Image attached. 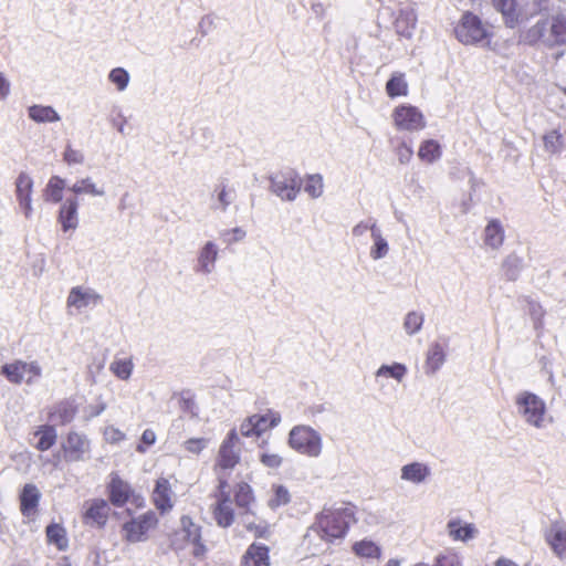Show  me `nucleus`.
I'll return each mask as SVG.
<instances>
[{
	"instance_id": "obj_1",
	"label": "nucleus",
	"mask_w": 566,
	"mask_h": 566,
	"mask_svg": "<svg viewBox=\"0 0 566 566\" xmlns=\"http://www.w3.org/2000/svg\"><path fill=\"white\" fill-rule=\"evenodd\" d=\"M353 521L354 513L349 507L324 509L308 528L304 542L313 554L321 553L333 541L343 538Z\"/></svg>"
},
{
	"instance_id": "obj_2",
	"label": "nucleus",
	"mask_w": 566,
	"mask_h": 566,
	"mask_svg": "<svg viewBox=\"0 0 566 566\" xmlns=\"http://www.w3.org/2000/svg\"><path fill=\"white\" fill-rule=\"evenodd\" d=\"M521 40L527 44L541 43L548 48L566 46V17L553 13L541 18L521 35Z\"/></svg>"
},
{
	"instance_id": "obj_3",
	"label": "nucleus",
	"mask_w": 566,
	"mask_h": 566,
	"mask_svg": "<svg viewBox=\"0 0 566 566\" xmlns=\"http://www.w3.org/2000/svg\"><path fill=\"white\" fill-rule=\"evenodd\" d=\"M169 545L176 553L189 551L196 557L206 553L201 526L188 515L180 517L178 527L169 536Z\"/></svg>"
},
{
	"instance_id": "obj_4",
	"label": "nucleus",
	"mask_w": 566,
	"mask_h": 566,
	"mask_svg": "<svg viewBox=\"0 0 566 566\" xmlns=\"http://www.w3.org/2000/svg\"><path fill=\"white\" fill-rule=\"evenodd\" d=\"M517 415L530 427L544 430L553 423V417L548 413L545 401L530 391H522L515 396Z\"/></svg>"
},
{
	"instance_id": "obj_5",
	"label": "nucleus",
	"mask_w": 566,
	"mask_h": 566,
	"mask_svg": "<svg viewBox=\"0 0 566 566\" xmlns=\"http://www.w3.org/2000/svg\"><path fill=\"white\" fill-rule=\"evenodd\" d=\"M287 446L301 455L318 458L323 451V439L311 426L297 424L289 432Z\"/></svg>"
},
{
	"instance_id": "obj_6",
	"label": "nucleus",
	"mask_w": 566,
	"mask_h": 566,
	"mask_svg": "<svg viewBox=\"0 0 566 566\" xmlns=\"http://www.w3.org/2000/svg\"><path fill=\"white\" fill-rule=\"evenodd\" d=\"M408 375V367L398 361L380 365L374 373L375 386L381 395H388L397 390Z\"/></svg>"
},
{
	"instance_id": "obj_7",
	"label": "nucleus",
	"mask_w": 566,
	"mask_h": 566,
	"mask_svg": "<svg viewBox=\"0 0 566 566\" xmlns=\"http://www.w3.org/2000/svg\"><path fill=\"white\" fill-rule=\"evenodd\" d=\"M103 296L93 287L86 285L73 286L66 297V310L71 315H80L98 306Z\"/></svg>"
},
{
	"instance_id": "obj_8",
	"label": "nucleus",
	"mask_w": 566,
	"mask_h": 566,
	"mask_svg": "<svg viewBox=\"0 0 566 566\" xmlns=\"http://www.w3.org/2000/svg\"><path fill=\"white\" fill-rule=\"evenodd\" d=\"M395 128L399 132L416 133L422 130L427 120L423 113L411 104H400L391 113Z\"/></svg>"
},
{
	"instance_id": "obj_9",
	"label": "nucleus",
	"mask_w": 566,
	"mask_h": 566,
	"mask_svg": "<svg viewBox=\"0 0 566 566\" xmlns=\"http://www.w3.org/2000/svg\"><path fill=\"white\" fill-rule=\"evenodd\" d=\"M1 374L14 385H32L42 376V367L36 360H14L3 365Z\"/></svg>"
},
{
	"instance_id": "obj_10",
	"label": "nucleus",
	"mask_w": 566,
	"mask_h": 566,
	"mask_svg": "<svg viewBox=\"0 0 566 566\" xmlns=\"http://www.w3.org/2000/svg\"><path fill=\"white\" fill-rule=\"evenodd\" d=\"M158 525V517L155 512L147 511L137 517L124 523L123 537L129 543L145 542L150 531Z\"/></svg>"
},
{
	"instance_id": "obj_11",
	"label": "nucleus",
	"mask_w": 566,
	"mask_h": 566,
	"mask_svg": "<svg viewBox=\"0 0 566 566\" xmlns=\"http://www.w3.org/2000/svg\"><path fill=\"white\" fill-rule=\"evenodd\" d=\"M454 32L457 39L463 44L479 43L490 36L489 28L470 12L462 15Z\"/></svg>"
},
{
	"instance_id": "obj_12",
	"label": "nucleus",
	"mask_w": 566,
	"mask_h": 566,
	"mask_svg": "<svg viewBox=\"0 0 566 566\" xmlns=\"http://www.w3.org/2000/svg\"><path fill=\"white\" fill-rule=\"evenodd\" d=\"M386 10L390 11L391 25L395 33L400 39L410 40L417 25V15L413 7L410 3H400Z\"/></svg>"
},
{
	"instance_id": "obj_13",
	"label": "nucleus",
	"mask_w": 566,
	"mask_h": 566,
	"mask_svg": "<svg viewBox=\"0 0 566 566\" xmlns=\"http://www.w3.org/2000/svg\"><path fill=\"white\" fill-rule=\"evenodd\" d=\"M241 459V441L235 429H231L222 440L216 459V469L232 470Z\"/></svg>"
},
{
	"instance_id": "obj_14",
	"label": "nucleus",
	"mask_w": 566,
	"mask_h": 566,
	"mask_svg": "<svg viewBox=\"0 0 566 566\" xmlns=\"http://www.w3.org/2000/svg\"><path fill=\"white\" fill-rule=\"evenodd\" d=\"M271 191L285 201H294L301 189V179L293 169L274 174L270 178Z\"/></svg>"
},
{
	"instance_id": "obj_15",
	"label": "nucleus",
	"mask_w": 566,
	"mask_h": 566,
	"mask_svg": "<svg viewBox=\"0 0 566 566\" xmlns=\"http://www.w3.org/2000/svg\"><path fill=\"white\" fill-rule=\"evenodd\" d=\"M62 450L66 462L84 461L91 453V441L84 433L71 431L62 443Z\"/></svg>"
},
{
	"instance_id": "obj_16",
	"label": "nucleus",
	"mask_w": 566,
	"mask_h": 566,
	"mask_svg": "<svg viewBox=\"0 0 566 566\" xmlns=\"http://www.w3.org/2000/svg\"><path fill=\"white\" fill-rule=\"evenodd\" d=\"M228 483L226 480L220 478L219 481V495L217 503L212 509L213 518L216 523L221 527H229L234 521V512L232 509V502L227 491Z\"/></svg>"
},
{
	"instance_id": "obj_17",
	"label": "nucleus",
	"mask_w": 566,
	"mask_h": 566,
	"mask_svg": "<svg viewBox=\"0 0 566 566\" xmlns=\"http://www.w3.org/2000/svg\"><path fill=\"white\" fill-rule=\"evenodd\" d=\"M492 4L499 11L505 24L514 28L528 19L530 13L525 11L524 6L518 0H492Z\"/></svg>"
},
{
	"instance_id": "obj_18",
	"label": "nucleus",
	"mask_w": 566,
	"mask_h": 566,
	"mask_svg": "<svg viewBox=\"0 0 566 566\" xmlns=\"http://www.w3.org/2000/svg\"><path fill=\"white\" fill-rule=\"evenodd\" d=\"M151 497L154 505L161 514H166L174 509L175 492L168 479H157Z\"/></svg>"
},
{
	"instance_id": "obj_19",
	"label": "nucleus",
	"mask_w": 566,
	"mask_h": 566,
	"mask_svg": "<svg viewBox=\"0 0 566 566\" xmlns=\"http://www.w3.org/2000/svg\"><path fill=\"white\" fill-rule=\"evenodd\" d=\"M235 199L237 191L234 187L223 180L211 192L210 209L214 212L226 213Z\"/></svg>"
},
{
	"instance_id": "obj_20",
	"label": "nucleus",
	"mask_w": 566,
	"mask_h": 566,
	"mask_svg": "<svg viewBox=\"0 0 566 566\" xmlns=\"http://www.w3.org/2000/svg\"><path fill=\"white\" fill-rule=\"evenodd\" d=\"M431 468L421 461H412L400 468V480L408 484L421 485L431 478Z\"/></svg>"
},
{
	"instance_id": "obj_21",
	"label": "nucleus",
	"mask_w": 566,
	"mask_h": 566,
	"mask_svg": "<svg viewBox=\"0 0 566 566\" xmlns=\"http://www.w3.org/2000/svg\"><path fill=\"white\" fill-rule=\"evenodd\" d=\"M15 197L20 207L24 211V216L30 218L33 211L32 207V191H33V179L27 172H21L15 179Z\"/></svg>"
},
{
	"instance_id": "obj_22",
	"label": "nucleus",
	"mask_w": 566,
	"mask_h": 566,
	"mask_svg": "<svg viewBox=\"0 0 566 566\" xmlns=\"http://www.w3.org/2000/svg\"><path fill=\"white\" fill-rule=\"evenodd\" d=\"M448 536L455 542H469L479 535V530L473 523H468L459 517H453L448 521L447 526Z\"/></svg>"
},
{
	"instance_id": "obj_23",
	"label": "nucleus",
	"mask_w": 566,
	"mask_h": 566,
	"mask_svg": "<svg viewBox=\"0 0 566 566\" xmlns=\"http://www.w3.org/2000/svg\"><path fill=\"white\" fill-rule=\"evenodd\" d=\"M447 344L433 342L428 346L423 369L426 375H436L447 360Z\"/></svg>"
},
{
	"instance_id": "obj_24",
	"label": "nucleus",
	"mask_w": 566,
	"mask_h": 566,
	"mask_svg": "<svg viewBox=\"0 0 566 566\" xmlns=\"http://www.w3.org/2000/svg\"><path fill=\"white\" fill-rule=\"evenodd\" d=\"M219 247L213 241H207L199 250L196 271L200 274H211L216 269Z\"/></svg>"
},
{
	"instance_id": "obj_25",
	"label": "nucleus",
	"mask_w": 566,
	"mask_h": 566,
	"mask_svg": "<svg viewBox=\"0 0 566 566\" xmlns=\"http://www.w3.org/2000/svg\"><path fill=\"white\" fill-rule=\"evenodd\" d=\"M545 541L558 558L566 556V524L553 523L545 532Z\"/></svg>"
},
{
	"instance_id": "obj_26",
	"label": "nucleus",
	"mask_w": 566,
	"mask_h": 566,
	"mask_svg": "<svg viewBox=\"0 0 566 566\" xmlns=\"http://www.w3.org/2000/svg\"><path fill=\"white\" fill-rule=\"evenodd\" d=\"M109 514V505L105 500L97 499L86 503L84 523L88 525L104 526Z\"/></svg>"
},
{
	"instance_id": "obj_27",
	"label": "nucleus",
	"mask_w": 566,
	"mask_h": 566,
	"mask_svg": "<svg viewBox=\"0 0 566 566\" xmlns=\"http://www.w3.org/2000/svg\"><path fill=\"white\" fill-rule=\"evenodd\" d=\"M78 203L75 198L66 199L59 211L57 220L64 232L73 231L78 227Z\"/></svg>"
},
{
	"instance_id": "obj_28",
	"label": "nucleus",
	"mask_w": 566,
	"mask_h": 566,
	"mask_svg": "<svg viewBox=\"0 0 566 566\" xmlns=\"http://www.w3.org/2000/svg\"><path fill=\"white\" fill-rule=\"evenodd\" d=\"M70 190L77 196H90L93 198H102L106 196V187L104 184L95 181L92 177L86 176L77 179Z\"/></svg>"
},
{
	"instance_id": "obj_29",
	"label": "nucleus",
	"mask_w": 566,
	"mask_h": 566,
	"mask_svg": "<svg viewBox=\"0 0 566 566\" xmlns=\"http://www.w3.org/2000/svg\"><path fill=\"white\" fill-rule=\"evenodd\" d=\"M242 566H270L269 547L261 543H252L241 559Z\"/></svg>"
},
{
	"instance_id": "obj_30",
	"label": "nucleus",
	"mask_w": 566,
	"mask_h": 566,
	"mask_svg": "<svg viewBox=\"0 0 566 566\" xmlns=\"http://www.w3.org/2000/svg\"><path fill=\"white\" fill-rule=\"evenodd\" d=\"M132 495V490L128 483L113 475L109 483V499L116 506L124 505Z\"/></svg>"
},
{
	"instance_id": "obj_31",
	"label": "nucleus",
	"mask_w": 566,
	"mask_h": 566,
	"mask_svg": "<svg viewBox=\"0 0 566 566\" xmlns=\"http://www.w3.org/2000/svg\"><path fill=\"white\" fill-rule=\"evenodd\" d=\"M40 501V492L33 484H27L20 495L21 512L24 516L34 515Z\"/></svg>"
},
{
	"instance_id": "obj_32",
	"label": "nucleus",
	"mask_w": 566,
	"mask_h": 566,
	"mask_svg": "<svg viewBox=\"0 0 566 566\" xmlns=\"http://www.w3.org/2000/svg\"><path fill=\"white\" fill-rule=\"evenodd\" d=\"M504 241V229L499 220H491L485 229L483 242L485 247L497 250Z\"/></svg>"
},
{
	"instance_id": "obj_33",
	"label": "nucleus",
	"mask_w": 566,
	"mask_h": 566,
	"mask_svg": "<svg viewBox=\"0 0 566 566\" xmlns=\"http://www.w3.org/2000/svg\"><path fill=\"white\" fill-rule=\"evenodd\" d=\"M75 413L76 408L72 402L61 401L52 408L49 419L56 424H66L73 420Z\"/></svg>"
},
{
	"instance_id": "obj_34",
	"label": "nucleus",
	"mask_w": 566,
	"mask_h": 566,
	"mask_svg": "<svg viewBox=\"0 0 566 566\" xmlns=\"http://www.w3.org/2000/svg\"><path fill=\"white\" fill-rule=\"evenodd\" d=\"M442 156V147L439 142L434 139L423 140L418 149V157L426 164H433Z\"/></svg>"
},
{
	"instance_id": "obj_35",
	"label": "nucleus",
	"mask_w": 566,
	"mask_h": 566,
	"mask_svg": "<svg viewBox=\"0 0 566 566\" xmlns=\"http://www.w3.org/2000/svg\"><path fill=\"white\" fill-rule=\"evenodd\" d=\"M409 92L408 82L401 72H395L386 83V93L389 97L407 96Z\"/></svg>"
},
{
	"instance_id": "obj_36",
	"label": "nucleus",
	"mask_w": 566,
	"mask_h": 566,
	"mask_svg": "<svg viewBox=\"0 0 566 566\" xmlns=\"http://www.w3.org/2000/svg\"><path fill=\"white\" fill-rule=\"evenodd\" d=\"M29 117L36 123H55L61 119L52 106L33 105L29 107Z\"/></svg>"
},
{
	"instance_id": "obj_37",
	"label": "nucleus",
	"mask_w": 566,
	"mask_h": 566,
	"mask_svg": "<svg viewBox=\"0 0 566 566\" xmlns=\"http://www.w3.org/2000/svg\"><path fill=\"white\" fill-rule=\"evenodd\" d=\"M304 185V191L312 198L318 199L324 193V179L321 174L306 175L302 180L301 185Z\"/></svg>"
},
{
	"instance_id": "obj_38",
	"label": "nucleus",
	"mask_w": 566,
	"mask_h": 566,
	"mask_svg": "<svg viewBox=\"0 0 566 566\" xmlns=\"http://www.w3.org/2000/svg\"><path fill=\"white\" fill-rule=\"evenodd\" d=\"M65 187V180L59 176H52L44 189V200L49 202H60L63 198V190Z\"/></svg>"
},
{
	"instance_id": "obj_39",
	"label": "nucleus",
	"mask_w": 566,
	"mask_h": 566,
	"mask_svg": "<svg viewBox=\"0 0 566 566\" xmlns=\"http://www.w3.org/2000/svg\"><path fill=\"white\" fill-rule=\"evenodd\" d=\"M373 244L369 250V255L374 261L386 258L389 253V244L387 239L384 237L381 229L374 230L371 237Z\"/></svg>"
},
{
	"instance_id": "obj_40",
	"label": "nucleus",
	"mask_w": 566,
	"mask_h": 566,
	"mask_svg": "<svg viewBox=\"0 0 566 566\" xmlns=\"http://www.w3.org/2000/svg\"><path fill=\"white\" fill-rule=\"evenodd\" d=\"M354 553L361 558L378 559L381 556V547L370 539H361L353 545Z\"/></svg>"
},
{
	"instance_id": "obj_41",
	"label": "nucleus",
	"mask_w": 566,
	"mask_h": 566,
	"mask_svg": "<svg viewBox=\"0 0 566 566\" xmlns=\"http://www.w3.org/2000/svg\"><path fill=\"white\" fill-rule=\"evenodd\" d=\"M234 499H235V503L239 507H242L247 512H250L251 506L254 503V495H253L252 488L245 482L238 483L235 486Z\"/></svg>"
},
{
	"instance_id": "obj_42",
	"label": "nucleus",
	"mask_w": 566,
	"mask_h": 566,
	"mask_svg": "<svg viewBox=\"0 0 566 566\" xmlns=\"http://www.w3.org/2000/svg\"><path fill=\"white\" fill-rule=\"evenodd\" d=\"M46 537L48 542L55 545L60 551L67 547L66 531L61 524H50L46 527Z\"/></svg>"
},
{
	"instance_id": "obj_43",
	"label": "nucleus",
	"mask_w": 566,
	"mask_h": 566,
	"mask_svg": "<svg viewBox=\"0 0 566 566\" xmlns=\"http://www.w3.org/2000/svg\"><path fill=\"white\" fill-rule=\"evenodd\" d=\"M423 322H424V318L421 313L416 312V311L408 312L405 315L403 323H402L405 333L408 336L416 335L422 328Z\"/></svg>"
},
{
	"instance_id": "obj_44",
	"label": "nucleus",
	"mask_w": 566,
	"mask_h": 566,
	"mask_svg": "<svg viewBox=\"0 0 566 566\" xmlns=\"http://www.w3.org/2000/svg\"><path fill=\"white\" fill-rule=\"evenodd\" d=\"M544 149L551 155L559 154L563 149V136L557 129H552L543 136Z\"/></svg>"
},
{
	"instance_id": "obj_45",
	"label": "nucleus",
	"mask_w": 566,
	"mask_h": 566,
	"mask_svg": "<svg viewBox=\"0 0 566 566\" xmlns=\"http://www.w3.org/2000/svg\"><path fill=\"white\" fill-rule=\"evenodd\" d=\"M109 370L120 380H128L134 370V363L130 358L115 359L109 365Z\"/></svg>"
},
{
	"instance_id": "obj_46",
	"label": "nucleus",
	"mask_w": 566,
	"mask_h": 566,
	"mask_svg": "<svg viewBox=\"0 0 566 566\" xmlns=\"http://www.w3.org/2000/svg\"><path fill=\"white\" fill-rule=\"evenodd\" d=\"M107 78L119 93L125 92L130 82L129 73L123 67L112 69L107 75Z\"/></svg>"
},
{
	"instance_id": "obj_47",
	"label": "nucleus",
	"mask_w": 566,
	"mask_h": 566,
	"mask_svg": "<svg viewBox=\"0 0 566 566\" xmlns=\"http://www.w3.org/2000/svg\"><path fill=\"white\" fill-rule=\"evenodd\" d=\"M35 436L39 437L36 448L41 451L49 450L55 443L57 437L54 427L51 426L41 427Z\"/></svg>"
},
{
	"instance_id": "obj_48",
	"label": "nucleus",
	"mask_w": 566,
	"mask_h": 566,
	"mask_svg": "<svg viewBox=\"0 0 566 566\" xmlns=\"http://www.w3.org/2000/svg\"><path fill=\"white\" fill-rule=\"evenodd\" d=\"M256 427L260 430V436L266 430L276 427L281 422V416L279 412L268 410L263 415H254Z\"/></svg>"
},
{
	"instance_id": "obj_49",
	"label": "nucleus",
	"mask_w": 566,
	"mask_h": 566,
	"mask_svg": "<svg viewBox=\"0 0 566 566\" xmlns=\"http://www.w3.org/2000/svg\"><path fill=\"white\" fill-rule=\"evenodd\" d=\"M290 501H291V494H290L287 488H285L282 484H274L272 486V495L268 502V504L271 509H276L282 505H286Z\"/></svg>"
},
{
	"instance_id": "obj_50",
	"label": "nucleus",
	"mask_w": 566,
	"mask_h": 566,
	"mask_svg": "<svg viewBox=\"0 0 566 566\" xmlns=\"http://www.w3.org/2000/svg\"><path fill=\"white\" fill-rule=\"evenodd\" d=\"M105 368V359L102 357H94L86 367V379L91 385H96L99 381Z\"/></svg>"
},
{
	"instance_id": "obj_51",
	"label": "nucleus",
	"mask_w": 566,
	"mask_h": 566,
	"mask_svg": "<svg viewBox=\"0 0 566 566\" xmlns=\"http://www.w3.org/2000/svg\"><path fill=\"white\" fill-rule=\"evenodd\" d=\"M243 523L247 531L253 533L255 537L269 538L271 535V527L264 521H250L249 516H245Z\"/></svg>"
},
{
	"instance_id": "obj_52",
	"label": "nucleus",
	"mask_w": 566,
	"mask_h": 566,
	"mask_svg": "<svg viewBox=\"0 0 566 566\" xmlns=\"http://www.w3.org/2000/svg\"><path fill=\"white\" fill-rule=\"evenodd\" d=\"M209 446V439L200 437V438H189L181 443L182 450L192 455H199L202 451H205Z\"/></svg>"
},
{
	"instance_id": "obj_53",
	"label": "nucleus",
	"mask_w": 566,
	"mask_h": 566,
	"mask_svg": "<svg viewBox=\"0 0 566 566\" xmlns=\"http://www.w3.org/2000/svg\"><path fill=\"white\" fill-rule=\"evenodd\" d=\"M431 566H463L462 557L454 551H446L434 558Z\"/></svg>"
},
{
	"instance_id": "obj_54",
	"label": "nucleus",
	"mask_w": 566,
	"mask_h": 566,
	"mask_svg": "<svg viewBox=\"0 0 566 566\" xmlns=\"http://www.w3.org/2000/svg\"><path fill=\"white\" fill-rule=\"evenodd\" d=\"M103 439L109 444H119L126 440V433L114 424H107L102 430Z\"/></svg>"
},
{
	"instance_id": "obj_55",
	"label": "nucleus",
	"mask_w": 566,
	"mask_h": 566,
	"mask_svg": "<svg viewBox=\"0 0 566 566\" xmlns=\"http://www.w3.org/2000/svg\"><path fill=\"white\" fill-rule=\"evenodd\" d=\"M379 226L377 221L373 218H368L356 223L352 229V234L355 238L364 237L368 231L370 232V237L374 235V230H378Z\"/></svg>"
},
{
	"instance_id": "obj_56",
	"label": "nucleus",
	"mask_w": 566,
	"mask_h": 566,
	"mask_svg": "<svg viewBox=\"0 0 566 566\" xmlns=\"http://www.w3.org/2000/svg\"><path fill=\"white\" fill-rule=\"evenodd\" d=\"M220 237L226 244L231 245L243 241L247 237V231L241 227H235L232 229L223 230L220 233Z\"/></svg>"
},
{
	"instance_id": "obj_57",
	"label": "nucleus",
	"mask_w": 566,
	"mask_h": 566,
	"mask_svg": "<svg viewBox=\"0 0 566 566\" xmlns=\"http://www.w3.org/2000/svg\"><path fill=\"white\" fill-rule=\"evenodd\" d=\"M259 460L269 469H279L283 463V457L271 450H263L259 455Z\"/></svg>"
},
{
	"instance_id": "obj_58",
	"label": "nucleus",
	"mask_w": 566,
	"mask_h": 566,
	"mask_svg": "<svg viewBox=\"0 0 566 566\" xmlns=\"http://www.w3.org/2000/svg\"><path fill=\"white\" fill-rule=\"evenodd\" d=\"M239 433L247 438L260 437V430L256 427L254 415L247 417L239 427Z\"/></svg>"
},
{
	"instance_id": "obj_59",
	"label": "nucleus",
	"mask_w": 566,
	"mask_h": 566,
	"mask_svg": "<svg viewBox=\"0 0 566 566\" xmlns=\"http://www.w3.org/2000/svg\"><path fill=\"white\" fill-rule=\"evenodd\" d=\"M157 434L153 429H145L140 436V442L136 446L138 453H146L147 449L156 443Z\"/></svg>"
},
{
	"instance_id": "obj_60",
	"label": "nucleus",
	"mask_w": 566,
	"mask_h": 566,
	"mask_svg": "<svg viewBox=\"0 0 566 566\" xmlns=\"http://www.w3.org/2000/svg\"><path fill=\"white\" fill-rule=\"evenodd\" d=\"M526 311L533 321L534 327L538 328L542 325L543 317L545 314V311L542 307V305L535 301H528Z\"/></svg>"
},
{
	"instance_id": "obj_61",
	"label": "nucleus",
	"mask_w": 566,
	"mask_h": 566,
	"mask_svg": "<svg viewBox=\"0 0 566 566\" xmlns=\"http://www.w3.org/2000/svg\"><path fill=\"white\" fill-rule=\"evenodd\" d=\"M85 156L82 150L73 148L71 145L65 147L63 153V160L67 165H82L84 163Z\"/></svg>"
},
{
	"instance_id": "obj_62",
	"label": "nucleus",
	"mask_w": 566,
	"mask_h": 566,
	"mask_svg": "<svg viewBox=\"0 0 566 566\" xmlns=\"http://www.w3.org/2000/svg\"><path fill=\"white\" fill-rule=\"evenodd\" d=\"M396 155L399 163L406 165L411 160L413 150L407 143H401L396 149Z\"/></svg>"
},
{
	"instance_id": "obj_63",
	"label": "nucleus",
	"mask_w": 566,
	"mask_h": 566,
	"mask_svg": "<svg viewBox=\"0 0 566 566\" xmlns=\"http://www.w3.org/2000/svg\"><path fill=\"white\" fill-rule=\"evenodd\" d=\"M11 93V83L4 73L0 72V101H6Z\"/></svg>"
},
{
	"instance_id": "obj_64",
	"label": "nucleus",
	"mask_w": 566,
	"mask_h": 566,
	"mask_svg": "<svg viewBox=\"0 0 566 566\" xmlns=\"http://www.w3.org/2000/svg\"><path fill=\"white\" fill-rule=\"evenodd\" d=\"M494 566H520V565L511 558L501 556L494 562Z\"/></svg>"
}]
</instances>
